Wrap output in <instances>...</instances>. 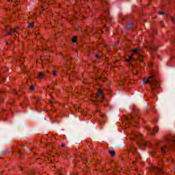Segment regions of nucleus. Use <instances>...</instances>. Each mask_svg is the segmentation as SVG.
Returning <instances> with one entry per match:
<instances>
[{
  "label": "nucleus",
  "mask_w": 175,
  "mask_h": 175,
  "mask_svg": "<svg viewBox=\"0 0 175 175\" xmlns=\"http://www.w3.org/2000/svg\"><path fill=\"white\" fill-rule=\"evenodd\" d=\"M133 28V22L131 21L126 25V29H132Z\"/></svg>",
  "instance_id": "obj_14"
},
{
  "label": "nucleus",
  "mask_w": 175,
  "mask_h": 175,
  "mask_svg": "<svg viewBox=\"0 0 175 175\" xmlns=\"http://www.w3.org/2000/svg\"><path fill=\"white\" fill-rule=\"evenodd\" d=\"M29 174V175H39V174H36V172H35L34 170H30Z\"/></svg>",
  "instance_id": "obj_20"
},
{
  "label": "nucleus",
  "mask_w": 175,
  "mask_h": 175,
  "mask_svg": "<svg viewBox=\"0 0 175 175\" xmlns=\"http://www.w3.org/2000/svg\"><path fill=\"white\" fill-rule=\"evenodd\" d=\"M8 2H12V0H7Z\"/></svg>",
  "instance_id": "obj_50"
},
{
  "label": "nucleus",
  "mask_w": 175,
  "mask_h": 175,
  "mask_svg": "<svg viewBox=\"0 0 175 175\" xmlns=\"http://www.w3.org/2000/svg\"><path fill=\"white\" fill-rule=\"evenodd\" d=\"M107 80V78L101 76V77H98L96 79V81H106Z\"/></svg>",
  "instance_id": "obj_13"
},
{
  "label": "nucleus",
  "mask_w": 175,
  "mask_h": 175,
  "mask_svg": "<svg viewBox=\"0 0 175 175\" xmlns=\"http://www.w3.org/2000/svg\"><path fill=\"white\" fill-rule=\"evenodd\" d=\"M109 154L112 157H116V152H114V150H109Z\"/></svg>",
  "instance_id": "obj_23"
},
{
  "label": "nucleus",
  "mask_w": 175,
  "mask_h": 175,
  "mask_svg": "<svg viewBox=\"0 0 175 175\" xmlns=\"http://www.w3.org/2000/svg\"><path fill=\"white\" fill-rule=\"evenodd\" d=\"M51 97L53 98V94H50Z\"/></svg>",
  "instance_id": "obj_53"
},
{
  "label": "nucleus",
  "mask_w": 175,
  "mask_h": 175,
  "mask_svg": "<svg viewBox=\"0 0 175 175\" xmlns=\"http://www.w3.org/2000/svg\"><path fill=\"white\" fill-rule=\"evenodd\" d=\"M62 147L65 148L66 147V145H65V144H62Z\"/></svg>",
  "instance_id": "obj_43"
},
{
  "label": "nucleus",
  "mask_w": 175,
  "mask_h": 175,
  "mask_svg": "<svg viewBox=\"0 0 175 175\" xmlns=\"http://www.w3.org/2000/svg\"><path fill=\"white\" fill-rule=\"evenodd\" d=\"M166 16L168 17V18H170L172 23H174V18H173V16H170V14H166Z\"/></svg>",
  "instance_id": "obj_24"
},
{
  "label": "nucleus",
  "mask_w": 175,
  "mask_h": 175,
  "mask_svg": "<svg viewBox=\"0 0 175 175\" xmlns=\"http://www.w3.org/2000/svg\"><path fill=\"white\" fill-rule=\"evenodd\" d=\"M57 70H59L60 72H64L65 70H62L61 68H57Z\"/></svg>",
  "instance_id": "obj_36"
},
{
  "label": "nucleus",
  "mask_w": 175,
  "mask_h": 175,
  "mask_svg": "<svg viewBox=\"0 0 175 175\" xmlns=\"http://www.w3.org/2000/svg\"><path fill=\"white\" fill-rule=\"evenodd\" d=\"M137 118H139V115L137 116Z\"/></svg>",
  "instance_id": "obj_54"
},
{
  "label": "nucleus",
  "mask_w": 175,
  "mask_h": 175,
  "mask_svg": "<svg viewBox=\"0 0 175 175\" xmlns=\"http://www.w3.org/2000/svg\"><path fill=\"white\" fill-rule=\"evenodd\" d=\"M131 152L133 153V157L135 160H133L132 163L133 165H135L136 163V161H139L140 159V154L139 152H137V150H136V148L135 146H131Z\"/></svg>",
  "instance_id": "obj_4"
},
{
  "label": "nucleus",
  "mask_w": 175,
  "mask_h": 175,
  "mask_svg": "<svg viewBox=\"0 0 175 175\" xmlns=\"http://www.w3.org/2000/svg\"><path fill=\"white\" fill-rule=\"evenodd\" d=\"M49 103H51V105H53V103H54V101L50 100H49Z\"/></svg>",
  "instance_id": "obj_42"
},
{
  "label": "nucleus",
  "mask_w": 175,
  "mask_h": 175,
  "mask_svg": "<svg viewBox=\"0 0 175 175\" xmlns=\"http://www.w3.org/2000/svg\"><path fill=\"white\" fill-rule=\"evenodd\" d=\"M51 25H53V23H51Z\"/></svg>",
  "instance_id": "obj_56"
},
{
  "label": "nucleus",
  "mask_w": 175,
  "mask_h": 175,
  "mask_svg": "<svg viewBox=\"0 0 175 175\" xmlns=\"http://www.w3.org/2000/svg\"><path fill=\"white\" fill-rule=\"evenodd\" d=\"M102 18L105 20V21H111V17L110 16V12L109 10H106L105 13L103 14Z\"/></svg>",
  "instance_id": "obj_6"
},
{
  "label": "nucleus",
  "mask_w": 175,
  "mask_h": 175,
  "mask_svg": "<svg viewBox=\"0 0 175 175\" xmlns=\"http://www.w3.org/2000/svg\"><path fill=\"white\" fill-rule=\"evenodd\" d=\"M55 175H64L62 174V170H57L56 173H55Z\"/></svg>",
  "instance_id": "obj_21"
},
{
  "label": "nucleus",
  "mask_w": 175,
  "mask_h": 175,
  "mask_svg": "<svg viewBox=\"0 0 175 175\" xmlns=\"http://www.w3.org/2000/svg\"><path fill=\"white\" fill-rule=\"evenodd\" d=\"M14 94L17 95L19 98H21V94H20V92H17L16 90H14Z\"/></svg>",
  "instance_id": "obj_22"
},
{
  "label": "nucleus",
  "mask_w": 175,
  "mask_h": 175,
  "mask_svg": "<svg viewBox=\"0 0 175 175\" xmlns=\"http://www.w3.org/2000/svg\"><path fill=\"white\" fill-rule=\"evenodd\" d=\"M158 75L157 74H151L149 77L144 78V84H150L151 85L152 92H154L155 90L159 88V83L157 80Z\"/></svg>",
  "instance_id": "obj_1"
},
{
  "label": "nucleus",
  "mask_w": 175,
  "mask_h": 175,
  "mask_svg": "<svg viewBox=\"0 0 175 175\" xmlns=\"http://www.w3.org/2000/svg\"><path fill=\"white\" fill-rule=\"evenodd\" d=\"M18 168H19V170L23 172L24 170V165H23V164L19 165H18Z\"/></svg>",
  "instance_id": "obj_30"
},
{
  "label": "nucleus",
  "mask_w": 175,
  "mask_h": 175,
  "mask_svg": "<svg viewBox=\"0 0 175 175\" xmlns=\"http://www.w3.org/2000/svg\"><path fill=\"white\" fill-rule=\"evenodd\" d=\"M150 170L153 172L154 175H165L163 173V161L159 160V166H154L152 165L150 167Z\"/></svg>",
  "instance_id": "obj_3"
},
{
  "label": "nucleus",
  "mask_w": 175,
  "mask_h": 175,
  "mask_svg": "<svg viewBox=\"0 0 175 175\" xmlns=\"http://www.w3.org/2000/svg\"><path fill=\"white\" fill-rule=\"evenodd\" d=\"M137 58H138L139 61H140V62H143V55H138Z\"/></svg>",
  "instance_id": "obj_31"
},
{
  "label": "nucleus",
  "mask_w": 175,
  "mask_h": 175,
  "mask_svg": "<svg viewBox=\"0 0 175 175\" xmlns=\"http://www.w3.org/2000/svg\"><path fill=\"white\" fill-rule=\"evenodd\" d=\"M43 161H45V162H48V163H51V162H53V160H51V158L47 157H43Z\"/></svg>",
  "instance_id": "obj_17"
},
{
  "label": "nucleus",
  "mask_w": 175,
  "mask_h": 175,
  "mask_svg": "<svg viewBox=\"0 0 175 175\" xmlns=\"http://www.w3.org/2000/svg\"><path fill=\"white\" fill-rule=\"evenodd\" d=\"M87 163H89L88 161H87Z\"/></svg>",
  "instance_id": "obj_58"
},
{
  "label": "nucleus",
  "mask_w": 175,
  "mask_h": 175,
  "mask_svg": "<svg viewBox=\"0 0 175 175\" xmlns=\"http://www.w3.org/2000/svg\"><path fill=\"white\" fill-rule=\"evenodd\" d=\"M96 113H100L99 116H100L101 120H103V118H105V114H103L102 112L99 110V109H96Z\"/></svg>",
  "instance_id": "obj_16"
},
{
  "label": "nucleus",
  "mask_w": 175,
  "mask_h": 175,
  "mask_svg": "<svg viewBox=\"0 0 175 175\" xmlns=\"http://www.w3.org/2000/svg\"><path fill=\"white\" fill-rule=\"evenodd\" d=\"M36 162H37V163H38L39 165L42 164V162H44L43 156H42L41 157L37 158V159H36Z\"/></svg>",
  "instance_id": "obj_15"
},
{
  "label": "nucleus",
  "mask_w": 175,
  "mask_h": 175,
  "mask_svg": "<svg viewBox=\"0 0 175 175\" xmlns=\"http://www.w3.org/2000/svg\"><path fill=\"white\" fill-rule=\"evenodd\" d=\"M70 175H79L77 172H72L70 174Z\"/></svg>",
  "instance_id": "obj_38"
},
{
  "label": "nucleus",
  "mask_w": 175,
  "mask_h": 175,
  "mask_svg": "<svg viewBox=\"0 0 175 175\" xmlns=\"http://www.w3.org/2000/svg\"><path fill=\"white\" fill-rule=\"evenodd\" d=\"M29 90H31V91L35 90V86H33V85L30 86Z\"/></svg>",
  "instance_id": "obj_35"
},
{
  "label": "nucleus",
  "mask_w": 175,
  "mask_h": 175,
  "mask_svg": "<svg viewBox=\"0 0 175 175\" xmlns=\"http://www.w3.org/2000/svg\"><path fill=\"white\" fill-rule=\"evenodd\" d=\"M5 32H7V35H4V36H8V35H14L15 33L18 35V29H9L8 27H5Z\"/></svg>",
  "instance_id": "obj_5"
},
{
  "label": "nucleus",
  "mask_w": 175,
  "mask_h": 175,
  "mask_svg": "<svg viewBox=\"0 0 175 175\" xmlns=\"http://www.w3.org/2000/svg\"><path fill=\"white\" fill-rule=\"evenodd\" d=\"M106 4H107V2H105Z\"/></svg>",
  "instance_id": "obj_57"
},
{
  "label": "nucleus",
  "mask_w": 175,
  "mask_h": 175,
  "mask_svg": "<svg viewBox=\"0 0 175 175\" xmlns=\"http://www.w3.org/2000/svg\"><path fill=\"white\" fill-rule=\"evenodd\" d=\"M79 3H80V1H76V5H79Z\"/></svg>",
  "instance_id": "obj_44"
},
{
  "label": "nucleus",
  "mask_w": 175,
  "mask_h": 175,
  "mask_svg": "<svg viewBox=\"0 0 175 175\" xmlns=\"http://www.w3.org/2000/svg\"><path fill=\"white\" fill-rule=\"evenodd\" d=\"M158 14H165V12H159Z\"/></svg>",
  "instance_id": "obj_40"
},
{
  "label": "nucleus",
  "mask_w": 175,
  "mask_h": 175,
  "mask_svg": "<svg viewBox=\"0 0 175 175\" xmlns=\"http://www.w3.org/2000/svg\"><path fill=\"white\" fill-rule=\"evenodd\" d=\"M72 43H76L77 42V36H73L72 39Z\"/></svg>",
  "instance_id": "obj_27"
},
{
  "label": "nucleus",
  "mask_w": 175,
  "mask_h": 175,
  "mask_svg": "<svg viewBox=\"0 0 175 175\" xmlns=\"http://www.w3.org/2000/svg\"><path fill=\"white\" fill-rule=\"evenodd\" d=\"M62 158H64L65 159H70V154L66 151L62 153Z\"/></svg>",
  "instance_id": "obj_12"
},
{
  "label": "nucleus",
  "mask_w": 175,
  "mask_h": 175,
  "mask_svg": "<svg viewBox=\"0 0 175 175\" xmlns=\"http://www.w3.org/2000/svg\"><path fill=\"white\" fill-rule=\"evenodd\" d=\"M31 17L32 18H36V14H33Z\"/></svg>",
  "instance_id": "obj_39"
},
{
  "label": "nucleus",
  "mask_w": 175,
  "mask_h": 175,
  "mask_svg": "<svg viewBox=\"0 0 175 175\" xmlns=\"http://www.w3.org/2000/svg\"><path fill=\"white\" fill-rule=\"evenodd\" d=\"M66 74L69 75L70 80H75V79H77V72L75 71H67Z\"/></svg>",
  "instance_id": "obj_8"
},
{
  "label": "nucleus",
  "mask_w": 175,
  "mask_h": 175,
  "mask_svg": "<svg viewBox=\"0 0 175 175\" xmlns=\"http://www.w3.org/2000/svg\"><path fill=\"white\" fill-rule=\"evenodd\" d=\"M33 24H35V22H31L28 25L27 28H33Z\"/></svg>",
  "instance_id": "obj_26"
},
{
  "label": "nucleus",
  "mask_w": 175,
  "mask_h": 175,
  "mask_svg": "<svg viewBox=\"0 0 175 175\" xmlns=\"http://www.w3.org/2000/svg\"><path fill=\"white\" fill-rule=\"evenodd\" d=\"M6 46H9V42H5Z\"/></svg>",
  "instance_id": "obj_47"
},
{
  "label": "nucleus",
  "mask_w": 175,
  "mask_h": 175,
  "mask_svg": "<svg viewBox=\"0 0 175 175\" xmlns=\"http://www.w3.org/2000/svg\"><path fill=\"white\" fill-rule=\"evenodd\" d=\"M36 105H39V100H38V101L36 102Z\"/></svg>",
  "instance_id": "obj_48"
},
{
  "label": "nucleus",
  "mask_w": 175,
  "mask_h": 175,
  "mask_svg": "<svg viewBox=\"0 0 175 175\" xmlns=\"http://www.w3.org/2000/svg\"><path fill=\"white\" fill-rule=\"evenodd\" d=\"M151 50H153V51H158V47L157 46H155L154 45H152L151 47H150Z\"/></svg>",
  "instance_id": "obj_25"
},
{
  "label": "nucleus",
  "mask_w": 175,
  "mask_h": 175,
  "mask_svg": "<svg viewBox=\"0 0 175 175\" xmlns=\"http://www.w3.org/2000/svg\"><path fill=\"white\" fill-rule=\"evenodd\" d=\"M6 94V91L0 90V105L1 103H3V95Z\"/></svg>",
  "instance_id": "obj_11"
},
{
  "label": "nucleus",
  "mask_w": 175,
  "mask_h": 175,
  "mask_svg": "<svg viewBox=\"0 0 175 175\" xmlns=\"http://www.w3.org/2000/svg\"><path fill=\"white\" fill-rule=\"evenodd\" d=\"M125 120L127 121L126 124H129L130 125H132V121H135V119L132 115L126 116Z\"/></svg>",
  "instance_id": "obj_9"
},
{
  "label": "nucleus",
  "mask_w": 175,
  "mask_h": 175,
  "mask_svg": "<svg viewBox=\"0 0 175 175\" xmlns=\"http://www.w3.org/2000/svg\"><path fill=\"white\" fill-rule=\"evenodd\" d=\"M37 77L38 79H44V77H46V75H44V73L43 72H40Z\"/></svg>",
  "instance_id": "obj_19"
},
{
  "label": "nucleus",
  "mask_w": 175,
  "mask_h": 175,
  "mask_svg": "<svg viewBox=\"0 0 175 175\" xmlns=\"http://www.w3.org/2000/svg\"><path fill=\"white\" fill-rule=\"evenodd\" d=\"M132 59H133V56H129V59H126V62H131V61H132Z\"/></svg>",
  "instance_id": "obj_29"
},
{
  "label": "nucleus",
  "mask_w": 175,
  "mask_h": 175,
  "mask_svg": "<svg viewBox=\"0 0 175 175\" xmlns=\"http://www.w3.org/2000/svg\"><path fill=\"white\" fill-rule=\"evenodd\" d=\"M151 157H155L157 155V152L155 151H152L150 152Z\"/></svg>",
  "instance_id": "obj_32"
},
{
  "label": "nucleus",
  "mask_w": 175,
  "mask_h": 175,
  "mask_svg": "<svg viewBox=\"0 0 175 175\" xmlns=\"http://www.w3.org/2000/svg\"><path fill=\"white\" fill-rule=\"evenodd\" d=\"M159 131V127L158 126H156L153 128L152 131H150V136H155L156 133H158V131Z\"/></svg>",
  "instance_id": "obj_10"
},
{
  "label": "nucleus",
  "mask_w": 175,
  "mask_h": 175,
  "mask_svg": "<svg viewBox=\"0 0 175 175\" xmlns=\"http://www.w3.org/2000/svg\"><path fill=\"white\" fill-rule=\"evenodd\" d=\"M127 16H124L122 18V21H124V20L126 18Z\"/></svg>",
  "instance_id": "obj_41"
},
{
  "label": "nucleus",
  "mask_w": 175,
  "mask_h": 175,
  "mask_svg": "<svg viewBox=\"0 0 175 175\" xmlns=\"http://www.w3.org/2000/svg\"><path fill=\"white\" fill-rule=\"evenodd\" d=\"M99 20H100L99 18L97 20V23H99Z\"/></svg>",
  "instance_id": "obj_52"
},
{
  "label": "nucleus",
  "mask_w": 175,
  "mask_h": 175,
  "mask_svg": "<svg viewBox=\"0 0 175 175\" xmlns=\"http://www.w3.org/2000/svg\"><path fill=\"white\" fill-rule=\"evenodd\" d=\"M91 1V2H94L95 0H90ZM99 1H100V2H103V0H99Z\"/></svg>",
  "instance_id": "obj_45"
},
{
  "label": "nucleus",
  "mask_w": 175,
  "mask_h": 175,
  "mask_svg": "<svg viewBox=\"0 0 175 175\" xmlns=\"http://www.w3.org/2000/svg\"><path fill=\"white\" fill-rule=\"evenodd\" d=\"M146 129H147L148 131H150V128H148V127H147Z\"/></svg>",
  "instance_id": "obj_51"
},
{
  "label": "nucleus",
  "mask_w": 175,
  "mask_h": 175,
  "mask_svg": "<svg viewBox=\"0 0 175 175\" xmlns=\"http://www.w3.org/2000/svg\"><path fill=\"white\" fill-rule=\"evenodd\" d=\"M91 100H92L95 105H98V102L102 103V102L105 100L103 90L98 89L96 94H91Z\"/></svg>",
  "instance_id": "obj_2"
},
{
  "label": "nucleus",
  "mask_w": 175,
  "mask_h": 175,
  "mask_svg": "<svg viewBox=\"0 0 175 175\" xmlns=\"http://www.w3.org/2000/svg\"><path fill=\"white\" fill-rule=\"evenodd\" d=\"M140 51V49H135L132 51V56L135 55V54H139V52Z\"/></svg>",
  "instance_id": "obj_18"
},
{
  "label": "nucleus",
  "mask_w": 175,
  "mask_h": 175,
  "mask_svg": "<svg viewBox=\"0 0 175 175\" xmlns=\"http://www.w3.org/2000/svg\"><path fill=\"white\" fill-rule=\"evenodd\" d=\"M95 57H96V59H100V58H102V57L98 54H96Z\"/></svg>",
  "instance_id": "obj_34"
},
{
  "label": "nucleus",
  "mask_w": 175,
  "mask_h": 175,
  "mask_svg": "<svg viewBox=\"0 0 175 175\" xmlns=\"http://www.w3.org/2000/svg\"><path fill=\"white\" fill-rule=\"evenodd\" d=\"M16 152H18V154H19V155H21V150H17Z\"/></svg>",
  "instance_id": "obj_37"
},
{
  "label": "nucleus",
  "mask_w": 175,
  "mask_h": 175,
  "mask_svg": "<svg viewBox=\"0 0 175 175\" xmlns=\"http://www.w3.org/2000/svg\"><path fill=\"white\" fill-rule=\"evenodd\" d=\"M131 137L134 139H140V140H142L143 139V135L137 131H131Z\"/></svg>",
  "instance_id": "obj_7"
},
{
  "label": "nucleus",
  "mask_w": 175,
  "mask_h": 175,
  "mask_svg": "<svg viewBox=\"0 0 175 175\" xmlns=\"http://www.w3.org/2000/svg\"><path fill=\"white\" fill-rule=\"evenodd\" d=\"M60 27H62V24H60Z\"/></svg>",
  "instance_id": "obj_55"
},
{
  "label": "nucleus",
  "mask_w": 175,
  "mask_h": 175,
  "mask_svg": "<svg viewBox=\"0 0 175 175\" xmlns=\"http://www.w3.org/2000/svg\"><path fill=\"white\" fill-rule=\"evenodd\" d=\"M55 23V27H57V21H54Z\"/></svg>",
  "instance_id": "obj_46"
},
{
  "label": "nucleus",
  "mask_w": 175,
  "mask_h": 175,
  "mask_svg": "<svg viewBox=\"0 0 175 175\" xmlns=\"http://www.w3.org/2000/svg\"><path fill=\"white\" fill-rule=\"evenodd\" d=\"M57 75H58V71H57V70H54L53 71V76L54 77H55L56 76H57Z\"/></svg>",
  "instance_id": "obj_28"
},
{
  "label": "nucleus",
  "mask_w": 175,
  "mask_h": 175,
  "mask_svg": "<svg viewBox=\"0 0 175 175\" xmlns=\"http://www.w3.org/2000/svg\"><path fill=\"white\" fill-rule=\"evenodd\" d=\"M92 32L93 33H100V32L103 33V31L102 29H100L98 31L95 32V31H94V30H92Z\"/></svg>",
  "instance_id": "obj_33"
},
{
  "label": "nucleus",
  "mask_w": 175,
  "mask_h": 175,
  "mask_svg": "<svg viewBox=\"0 0 175 175\" xmlns=\"http://www.w3.org/2000/svg\"><path fill=\"white\" fill-rule=\"evenodd\" d=\"M5 81H6V79L3 78V83H5Z\"/></svg>",
  "instance_id": "obj_49"
}]
</instances>
